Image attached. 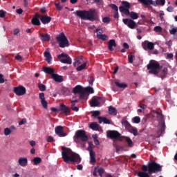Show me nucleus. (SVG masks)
<instances>
[{
  "mask_svg": "<svg viewBox=\"0 0 177 177\" xmlns=\"http://www.w3.org/2000/svg\"><path fill=\"white\" fill-rule=\"evenodd\" d=\"M62 157L66 164H70V162H72V164H74V162L80 164L82 160L78 153L66 147H62Z\"/></svg>",
  "mask_w": 177,
  "mask_h": 177,
  "instance_id": "f257e3e1",
  "label": "nucleus"
},
{
  "mask_svg": "<svg viewBox=\"0 0 177 177\" xmlns=\"http://www.w3.org/2000/svg\"><path fill=\"white\" fill-rule=\"evenodd\" d=\"M76 15L82 20H89L90 21H99V14L96 10L91 8L89 10H76Z\"/></svg>",
  "mask_w": 177,
  "mask_h": 177,
  "instance_id": "f03ea898",
  "label": "nucleus"
},
{
  "mask_svg": "<svg viewBox=\"0 0 177 177\" xmlns=\"http://www.w3.org/2000/svg\"><path fill=\"white\" fill-rule=\"evenodd\" d=\"M162 68V66L156 61L150 62L147 65V70H149V74H153V75H158L160 71Z\"/></svg>",
  "mask_w": 177,
  "mask_h": 177,
  "instance_id": "7ed1b4c3",
  "label": "nucleus"
},
{
  "mask_svg": "<svg viewBox=\"0 0 177 177\" xmlns=\"http://www.w3.org/2000/svg\"><path fill=\"white\" fill-rule=\"evenodd\" d=\"M147 167L148 169V174L149 175H151V174H157V172H161V171H162V166L160 165L154 160L149 162L148 163V166Z\"/></svg>",
  "mask_w": 177,
  "mask_h": 177,
  "instance_id": "20e7f679",
  "label": "nucleus"
},
{
  "mask_svg": "<svg viewBox=\"0 0 177 177\" xmlns=\"http://www.w3.org/2000/svg\"><path fill=\"white\" fill-rule=\"evenodd\" d=\"M74 141L76 143H81V142H88V136L86 131L84 130H77L73 137Z\"/></svg>",
  "mask_w": 177,
  "mask_h": 177,
  "instance_id": "39448f33",
  "label": "nucleus"
},
{
  "mask_svg": "<svg viewBox=\"0 0 177 177\" xmlns=\"http://www.w3.org/2000/svg\"><path fill=\"white\" fill-rule=\"evenodd\" d=\"M56 40L59 44V48H67L70 46V43L68 42V39L64 32H61L56 37Z\"/></svg>",
  "mask_w": 177,
  "mask_h": 177,
  "instance_id": "423d86ee",
  "label": "nucleus"
},
{
  "mask_svg": "<svg viewBox=\"0 0 177 177\" xmlns=\"http://www.w3.org/2000/svg\"><path fill=\"white\" fill-rule=\"evenodd\" d=\"M122 125H123L126 129L130 132V133H133V136H138V135H139L138 133V129L136 127H132V125H131V124H129L127 120L122 122Z\"/></svg>",
  "mask_w": 177,
  "mask_h": 177,
  "instance_id": "0eeeda50",
  "label": "nucleus"
},
{
  "mask_svg": "<svg viewBox=\"0 0 177 177\" xmlns=\"http://www.w3.org/2000/svg\"><path fill=\"white\" fill-rule=\"evenodd\" d=\"M57 59L61 62V63H63L64 64H71L73 63V61L71 60V57L68 56V55L63 53L57 56Z\"/></svg>",
  "mask_w": 177,
  "mask_h": 177,
  "instance_id": "6e6552de",
  "label": "nucleus"
},
{
  "mask_svg": "<svg viewBox=\"0 0 177 177\" xmlns=\"http://www.w3.org/2000/svg\"><path fill=\"white\" fill-rule=\"evenodd\" d=\"M106 135L109 139H120V138H121V133L115 130H109L106 131Z\"/></svg>",
  "mask_w": 177,
  "mask_h": 177,
  "instance_id": "1a4fd4ad",
  "label": "nucleus"
},
{
  "mask_svg": "<svg viewBox=\"0 0 177 177\" xmlns=\"http://www.w3.org/2000/svg\"><path fill=\"white\" fill-rule=\"evenodd\" d=\"M14 92L15 93L17 96H23V95H26V92L27 90L23 86H19L18 87L14 88Z\"/></svg>",
  "mask_w": 177,
  "mask_h": 177,
  "instance_id": "9d476101",
  "label": "nucleus"
},
{
  "mask_svg": "<svg viewBox=\"0 0 177 177\" xmlns=\"http://www.w3.org/2000/svg\"><path fill=\"white\" fill-rule=\"evenodd\" d=\"M64 127H63L62 126H57L55 128V131L56 135L59 136V138H64L67 136V133H64Z\"/></svg>",
  "mask_w": 177,
  "mask_h": 177,
  "instance_id": "9b49d317",
  "label": "nucleus"
},
{
  "mask_svg": "<svg viewBox=\"0 0 177 177\" xmlns=\"http://www.w3.org/2000/svg\"><path fill=\"white\" fill-rule=\"evenodd\" d=\"M122 22L124 23V24L127 26L129 28H131V30H133V28H135L136 26V22H135V21L131 19H123Z\"/></svg>",
  "mask_w": 177,
  "mask_h": 177,
  "instance_id": "f8f14e48",
  "label": "nucleus"
},
{
  "mask_svg": "<svg viewBox=\"0 0 177 177\" xmlns=\"http://www.w3.org/2000/svg\"><path fill=\"white\" fill-rule=\"evenodd\" d=\"M142 46L145 50H147V49L153 50V49H154V43L149 41H145L142 43Z\"/></svg>",
  "mask_w": 177,
  "mask_h": 177,
  "instance_id": "ddd939ff",
  "label": "nucleus"
},
{
  "mask_svg": "<svg viewBox=\"0 0 177 177\" xmlns=\"http://www.w3.org/2000/svg\"><path fill=\"white\" fill-rule=\"evenodd\" d=\"M142 171H139L138 173V177H150V174L147 173L149 172V170L147 169V166L146 165H142Z\"/></svg>",
  "mask_w": 177,
  "mask_h": 177,
  "instance_id": "4468645a",
  "label": "nucleus"
},
{
  "mask_svg": "<svg viewBox=\"0 0 177 177\" xmlns=\"http://www.w3.org/2000/svg\"><path fill=\"white\" fill-rule=\"evenodd\" d=\"M39 19L41 20V15L36 13L31 19V24L32 26H41V21H39Z\"/></svg>",
  "mask_w": 177,
  "mask_h": 177,
  "instance_id": "2eb2a0df",
  "label": "nucleus"
},
{
  "mask_svg": "<svg viewBox=\"0 0 177 177\" xmlns=\"http://www.w3.org/2000/svg\"><path fill=\"white\" fill-rule=\"evenodd\" d=\"M100 99H102L100 97H93L90 101L91 107H97L100 104V102H99Z\"/></svg>",
  "mask_w": 177,
  "mask_h": 177,
  "instance_id": "dca6fc26",
  "label": "nucleus"
},
{
  "mask_svg": "<svg viewBox=\"0 0 177 177\" xmlns=\"http://www.w3.org/2000/svg\"><path fill=\"white\" fill-rule=\"evenodd\" d=\"M60 111L62 113H64L65 115H70V108L67 106H66L64 104H60V108H59Z\"/></svg>",
  "mask_w": 177,
  "mask_h": 177,
  "instance_id": "f3484780",
  "label": "nucleus"
},
{
  "mask_svg": "<svg viewBox=\"0 0 177 177\" xmlns=\"http://www.w3.org/2000/svg\"><path fill=\"white\" fill-rule=\"evenodd\" d=\"M40 21L43 24H48L52 21V17L48 15H40Z\"/></svg>",
  "mask_w": 177,
  "mask_h": 177,
  "instance_id": "a211bd4d",
  "label": "nucleus"
},
{
  "mask_svg": "<svg viewBox=\"0 0 177 177\" xmlns=\"http://www.w3.org/2000/svg\"><path fill=\"white\" fill-rule=\"evenodd\" d=\"M18 164L21 167H27V165L28 164V160L27 158L21 157L18 160Z\"/></svg>",
  "mask_w": 177,
  "mask_h": 177,
  "instance_id": "6ab92c4d",
  "label": "nucleus"
},
{
  "mask_svg": "<svg viewBox=\"0 0 177 177\" xmlns=\"http://www.w3.org/2000/svg\"><path fill=\"white\" fill-rule=\"evenodd\" d=\"M113 46L114 48L117 47V43H115V39H110L108 41V49L111 52H113V50H114V48H113Z\"/></svg>",
  "mask_w": 177,
  "mask_h": 177,
  "instance_id": "aec40b11",
  "label": "nucleus"
},
{
  "mask_svg": "<svg viewBox=\"0 0 177 177\" xmlns=\"http://www.w3.org/2000/svg\"><path fill=\"white\" fill-rule=\"evenodd\" d=\"M43 71L46 73V74H49L51 77L55 74V70L49 66H44Z\"/></svg>",
  "mask_w": 177,
  "mask_h": 177,
  "instance_id": "412c9836",
  "label": "nucleus"
},
{
  "mask_svg": "<svg viewBox=\"0 0 177 177\" xmlns=\"http://www.w3.org/2000/svg\"><path fill=\"white\" fill-rule=\"evenodd\" d=\"M40 39L41 41H42V42H46L50 40V35L48 33H46V34L41 33Z\"/></svg>",
  "mask_w": 177,
  "mask_h": 177,
  "instance_id": "4be33fe9",
  "label": "nucleus"
},
{
  "mask_svg": "<svg viewBox=\"0 0 177 177\" xmlns=\"http://www.w3.org/2000/svg\"><path fill=\"white\" fill-rule=\"evenodd\" d=\"M89 154H90V163L95 164V162H96V158L95 157V153L93 149L89 150Z\"/></svg>",
  "mask_w": 177,
  "mask_h": 177,
  "instance_id": "5701e85b",
  "label": "nucleus"
},
{
  "mask_svg": "<svg viewBox=\"0 0 177 177\" xmlns=\"http://www.w3.org/2000/svg\"><path fill=\"white\" fill-rule=\"evenodd\" d=\"M51 78L54 80L55 82H63V76L59 75L56 73H54Z\"/></svg>",
  "mask_w": 177,
  "mask_h": 177,
  "instance_id": "b1692460",
  "label": "nucleus"
},
{
  "mask_svg": "<svg viewBox=\"0 0 177 177\" xmlns=\"http://www.w3.org/2000/svg\"><path fill=\"white\" fill-rule=\"evenodd\" d=\"M84 60V57L83 56H80L77 57L75 59V62L73 63V65L75 67H77V66H80L81 63H82Z\"/></svg>",
  "mask_w": 177,
  "mask_h": 177,
  "instance_id": "393cba45",
  "label": "nucleus"
},
{
  "mask_svg": "<svg viewBox=\"0 0 177 177\" xmlns=\"http://www.w3.org/2000/svg\"><path fill=\"white\" fill-rule=\"evenodd\" d=\"M160 74H159V77H160L162 79L165 78V76L167 75V73H168V68L162 66L161 70L160 71Z\"/></svg>",
  "mask_w": 177,
  "mask_h": 177,
  "instance_id": "a878e982",
  "label": "nucleus"
},
{
  "mask_svg": "<svg viewBox=\"0 0 177 177\" xmlns=\"http://www.w3.org/2000/svg\"><path fill=\"white\" fill-rule=\"evenodd\" d=\"M165 131V121H162L160 123V125L159 126L158 132L159 133H164Z\"/></svg>",
  "mask_w": 177,
  "mask_h": 177,
  "instance_id": "bb28decb",
  "label": "nucleus"
},
{
  "mask_svg": "<svg viewBox=\"0 0 177 177\" xmlns=\"http://www.w3.org/2000/svg\"><path fill=\"white\" fill-rule=\"evenodd\" d=\"M97 119L99 121V124H102V122H104V124H110V120L107 119V118H103V117L99 116Z\"/></svg>",
  "mask_w": 177,
  "mask_h": 177,
  "instance_id": "cd10ccee",
  "label": "nucleus"
},
{
  "mask_svg": "<svg viewBox=\"0 0 177 177\" xmlns=\"http://www.w3.org/2000/svg\"><path fill=\"white\" fill-rule=\"evenodd\" d=\"M84 88H82L81 86L77 85L74 87L73 88V93L77 94V93H80L84 91Z\"/></svg>",
  "mask_w": 177,
  "mask_h": 177,
  "instance_id": "c85d7f7f",
  "label": "nucleus"
},
{
  "mask_svg": "<svg viewBox=\"0 0 177 177\" xmlns=\"http://www.w3.org/2000/svg\"><path fill=\"white\" fill-rule=\"evenodd\" d=\"M44 57H46V62H47L48 64H50V59H52V55H50V53L47 51L44 52Z\"/></svg>",
  "mask_w": 177,
  "mask_h": 177,
  "instance_id": "c756f323",
  "label": "nucleus"
},
{
  "mask_svg": "<svg viewBox=\"0 0 177 177\" xmlns=\"http://www.w3.org/2000/svg\"><path fill=\"white\" fill-rule=\"evenodd\" d=\"M109 113L111 115H115L117 114V109L113 106L109 107Z\"/></svg>",
  "mask_w": 177,
  "mask_h": 177,
  "instance_id": "7c9ffc66",
  "label": "nucleus"
},
{
  "mask_svg": "<svg viewBox=\"0 0 177 177\" xmlns=\"http://www.w3.org/2000/svg\"><path fill=\"white\" fill-rule=\"evenodd\" d=\"M97 37L99 38V39H101V41H107V39H109V36L106 35H102L100 32L97 33Z\"/></svg>",
  "mask_w": 177,
  "mask_h": 177,
  "instance_id": "2f4dec72",
  "label": "nucleus"
},
{
  "mask_svg": "<svg viewBox=\"0 0 177 177\" xmlns=\"http://www.w3.org/2000/svg\"><path fill=\"white\" fill-rule=\"evenodd\" d=\"M124 140L127 142L128 144L129 147H133V142H132V140L129 137H124Z\"/></svg>",
  "mask_w": 177,
  "mask_h": 177,
  "instance_id": "473e14b6",
  "label": "nucleus"
},
{
  "mask_svg": "<svg viewBox=\"0 0 177 177\" xmlns=\"http://www.w3.org/2000/svg\"><path fill=\"white\" fill-rule=\"evenodd\" d=\"M89 127L93 131H99V124L97 123L92 122Z\"/></svg>",
  "mask_w": 177,
  "mask_h": 177,
  "instance_id": "72a5a7b5",
  "label": "nucleus"
},
{
  "mask_svg": "<svg viewBox=\"0 0 177 177\" xmlns=\"http://www.w3.org/2000/svg\"><path fill=\"white\" fill-rule=\"evenodd\" d=\"M141 3H144L146 6H149V5H153V0H138Z\"/></svg>",
  "mask_w": 177,
  "mask_h": 177,
  "instance_id": "f704fd0d",
  "label": "nucleus"
},
{
  "mask_svg": "<svg viewBox=\"0 0 177 177\" xmlns=\"http://www.w3.org/2000/svg\"><path fill=\"white\" fill-rule=\"evenodd\" d=\"M41 161H42V159L39 157H35L31 160L32 162H34L35 165H38V164H40Z\"/></svg>",
  "mask_w": 177,
  "mask_h": 177,
  "instance_id": "c9c22d12",
  "label": "nucleus"
},
{
  "mask_svg": "<svg viewBox=\"0 0 177 177\" xmlns=\"http://www.w3.org/2000/svg\"><path fill=\"white\" fill-rule=\"evenodd\" d=\"M130 17L131 19H133V20H136L137 19L139 18V16L138 15V14L133 11H131L130 12Z\"/></svg>",
  "mask_w": 177,
  "mask_h": 177,
  "instance_id": "e433bc0d",
  "label": "nucleus"
},
{
  "mask_svg": "<svg viewBox=\"0 0 177 177\" xmlns=\"http://www.w3.org/2000/svg\"><path fill=\"white\" fill-rule=\"evenodd\" d=\"M84 91L86 93H94L95 91L93 90V88L91 86H88L86 88H84Z\"/></svg>",
  "mask_w": 177,
  "mask_h": 177,
  "instance_id": "4c0bfd02",
  "label": "nucleus"
},
{
  "mask_svg": "<svg viewBox=\"0 0 177 177\" xmlns=\"http://www.w3.org/2000/svg\"><path fill=\"white\" fill-rule=\"evenodd\" d=\"M169 32L171 35H175V34H176L177 32V27L171 26L169 29Z\"/></svg>",
  "mask_w": 177,
  "mask_h": 177,
  "instance_id": "58836bf2",
  "label": "nucleus"
},
{
  "mask_svg": "<svg viewBox=\"0 0 177 177\" xmlns=\"http://www.w3.org/2000/svg\"><path fill=\"white\" fill-rule=\"evenodd\" d=\"M115 84L118 88H127L128 86L127 84L120 83L119 82H115Z\"/></svg>",
  "mask_w": 177,
  "mask_h": 177,
  "instance_id": "ea45409f",
  "label": "nucleus"
},
{
  "mask_svg": "<svg viewBox=\"0 0 177 177\" xmlns=\"http://www.w3.org/2000/svg\"><path fill=\"white\" fill-rule=\"evenodd\" d=\"M86 67V63H84L82 65L77 66L76 68L77 71H82Z\"/></svg>",
  "mask_w": 177,
  "mask_h": 177,
  "instance_id": "a19ab883",
  "label": "nucleus"
},
{
  "mask_svg": "<svg viewBox=\"0 0 177 177\" xmlns=\"http://www.w3.org/2000/svg\"><path fill=\"white\" fill-rule=\"evenodd\" d=\"M38 88L41 92H45V91H46V86H45V84H39Z\"/></svg>",
  "mask_w": 177,
  "mask_h": 177,
  "instance_id": "79ce46f5",
  "label": "nucleus"
},
{
  "mask_svg": "<svg viewBox=\"0 0 177 177\" xmlns=\"http://www.w3.org/2000/svg\"><path fill=\"white\" fill-rule=\"evenodd\" d=\"M92 115L91 117H93V118H96V117H98V115H100V111H91Z\"/></svg>",
  "mask_w": 177,
  "mask_h": 177,
  "instance_id": "37998d69",
  "label": "nucleus"
},
{
  "mask_svg": "<svg viewBox=\"0 0 177 177\" xmlns=\"http://www.w3.org/2000/svg\"><path fill=\"white\" fill-rule=\"evenodd\" d=\"M153 31H155V32H162V28L160 26H155L153 28Z\"/></svg>",
  "mask_w": 177,
  "mask_h": 177,
  "instance_id": "c03bdc74",
  "label": "nucleus"
},
{
  "mask_svg": "<svg viewBox=\"0 0 177 177\" xmlns=\"http://www.w3.org/2000/svg\"><path fill=\"white\" fill-rule=\"evenodd\" d=\"M156 5H161L162 6H164V5H165V0H156V5H154V6H156Z\"/></svg>",
  "mask_w": 177,
  "mask_h": 177,
  "instance_id": "a18cd8bd",
  "label": "nucleus"
},
{
  "mask_svg": "<svg viewBox=\"0 0 177 177\" xmlns=\"http://www.w3.org/2000/svg\"><path fill=\"white\" fill-rule=\"evenodd\" d=\"M132 121L133 124H139L140 122V118L138 116H135L133 119Z\"/></svg>",
  "mask_w": 177,
  "mask_h": 177,
  "instance_id": "49530a36",
  "label": "nucleus"
},
{
  "mask_svg": "<svg viewBox=\"0 0 177 177\" xmlns=\"http://www.w3.org/2000/svg\"><path fill=\"white\" fill-rule=\"evenodd\" d=\"M122 5L127 8V9H129L131 8V4L128 1H122Z\"/></svg>",
  "mask_w": 177,
  "mask_h": 177,
  "instance_id": "de8ad7c7",
  "label": "nucleus"
},
{
  "mask_svg": "<svg viewBox=\"0 0 177 177\" xmlns=\"http://www.w3.org/2000/svg\"><path fill=\"white\" fill-rule=\"evenodd\" d=\"M156 115H157L158 120H160V121H161V122H162V121H164V116L162 115V114L160 113V112H156Z\"/></svg>",
  "mask_w": 177,
  "mask_h": 177,
  "instance_id": "09e8293b",
  "label": "nucleus"
},
{
  "mask_svg": "<svg viewBox=\"0 0 177 177\" xmlns=\"http://www.w3.org/2000/svg\"><path fill=\"white\" fill-rule=\"evenodd\" d=\"M10 133H12V130H10V129H9V128H6V129H4V135H5L6 136H8L10 135Z\"/></svg>",
  "mask_w": 177,
  "mask_h": 177,
  "instance_id": "8fccbe9b",
  "label": "nucleus"
},
{
  "mask_svg": "<svg viewBox=\"0 0 177 177\" xmlns=\"http://www.w3.org/2000/svg\"><path fill=\"white\" fill-rule=\"evenodd\" d=\"M41 104L42 107H44V109H48V102H46V100H41Z\"/></svg>",
  "mask_w": 177,
  "mask_h": 177,
  "instance_id": "3c124183",
  "label": "nucleus"
},
{
  "mask_svg": "<svg viewBox=\"0 0 177 177\" xmlns=\"http://www.w3.org/2000/svg\"><path fill=\"white\" fill-rule=\"evenodd\" d=\"M111 20V19L109 17H105L102 18L103 23H106V24H109V23H110Z\"/></svg>",
  "mask_w": 177,
  "mask_h": 177,
  "instance_id": "603ef678",
  "label": "nucleus"
},
{
  "mask_svg": "<svg viewBox=\"0 0 177 177\" xmlns=\"http://www.w3.org/2000/svg\"><path fill=\"white\" fill-rule=\"evenodd\" d=\"M0 17L1 19H5L6 17V11H3V10H0Z\"/></svg>",
  "mask_w": 177,
  "mask_h": 177,
  "instance_id": "864d4df0",
  "label": "nucleus"
},
{
  "mask_svg": "<svg viewBox=\"0 0 177 177\" xmlns=\"http://www.w3.org/2000/svg\"><path fill=\"white\" fill-rule=\"evenodd\" d=\"M85 97H86V93L83 90L82 92L80 93V99H85Z\"/></svg>",
  "mask_w": 177,
  "mask_h": 177,
  "instance_id": "5fc2aeb1",
  "label": "nucleus"
},
{
  "mask_svg": "<svg viewBox=\"0 0 177 177\" xmlns=\"http://www.w3.org/2000/svg\"><path fill=\"white\" fill-rule=\"evenodd\" d=\"M98 174L100 175V177L103 176V174H104V169L102 167H100L98 169Z\"/></svg>",
  "mask_w": 177,
  "mask_h": 177,
  "instance_id": "6e6d98bb",
  "label": "nucleus"
},
{
  "mask_svg": "<svg viewBox=\"0 0 177 177\" xmlns=\"http://www.w3.org/2000/svg\"><path fill=\"white\" fill-rule=\"evenodd\" d=\"M55 8H57V10H62V9H63V7H62L60 6V2H58V3H55Z\"/></svg>",
  "mask_w": 177,
  "mask_h": 177,
  "instance_id": "4d7b16f0",
  "label": "nucleus"
},
{
  "mask_svg": "<svg viewBox=\"0 0 177 177\" xmlns=\"http://www.w3.org/2000/svg\"><path fill=\"white\" fill-rule=\"evenodd\" d=\"M110 6H111V9L115 10V12H118V7L117 6V5H115V4H111Z\"/></svg>",
  "mask_w": 177,
  "mask_h": 177,
  "instance_id": "13d9d810",
  "label": "nucleus"
},
{
  "mask_svg": "<svg viewBox=\"0 0 177 177\" xmlns=\"http://www.w3.org/2000/svg\"><path fill=\"white\" fill-rule=\"evenodd\" d=\"M24 124H27V119H26V118H23V119L19 122V126L24 125Z\"/></svg>",
  "mask_w": 177,
  "mask_h": 177,
  "instance_id": "bf43d9fd",
  "label": "nucleus"
},
{
  "mask_svg": "<svg viewBox=\"0 0 177 177\" xmlns=\"http://www.w3.org/2000/svg\"><path fill=\"white\" fill-rule=\"evenodd\" d=\"M88 84H90V85H93L95 78H93V77L91 76L90 77H88Z\"/></svg>",
  "mask_w": 177,
  "mask_h": 177,
  "instance_id": "052dcab7",
  "label": "nucleus"
},
{
  "mask_svg": "<svg viewBox=\"0 0 177 177\" xmlns=\"http://www.w3.org/2000/svg\"><path fill=\"white\" fill-rule=\"evenodd\" d=\"M128 60L129 63H133V55H132V54L128 55Z\"/></svg>",
  "mask_w": 177,
  "mask_h": 177,
  "instance_id": "680f3d73",
  "label": "nucleus"
},
{
  "mask_svg": "<svg viewBox=\"0 0 177 177\" xmlns=\"http://www.w3.org/2000/svg\"><path fill=\"white\" fill-rule=\"evenodd\" d=\"M46 141L48 142H55V138H53V137H52V136H48L46 138Z\"/></svg>",
  "mask_w": 177,
  "mask_h": 177,
  "instance_id": "e2e57ef3",
  "label": "nucleus"
},
{
  "mask_svg": "<svg viewBox=\"0 0 177 177\" xmlns=\"http://www.w3.org/2000/svg\"><path fill=\"white\" fill-rule=\"evenodd\" d=\"M39 99L41 100V101L45 100V93H40L39 94Z\"/></svg>",
  "mask_w": 177,
  "mask_h": 177,
  "instance_id": "0e129e2a",
  "label": "nucleus"
},
{
  "mask_svg": "<svg viewBox=\"0 0 177 177\" xmlns=\"http://www.w3.org/2000/svg\"><path fill=\"white\" fill-rule=\"evenodd\" d=\"M71 109L73 111H75L76 113L80 111V108L78 106H72Z\"/></svg>",
  "mask_w": 177,
  "mask_h": 177,
  "instance_id": "69168bd1",
  "label": "nucleus"
},
{
  "mask_svg": "<svg viewBox=\"0 0 177 177\" xmlns=\"http://www.w3.org/2000/svg\"><path fill=\"white\" fill-rule=\"evenodd\" d=\"M123 13H124L126 16H129L131 15V12H129V8H126Z\"/></svg>",
  "mask_w": 177,
  "mask_h": 177,
  "instance_id": "338daca9",
  "label": "nucleus"
},
{
  "mask_svg": "<svg viewBox=\"0 0 177 177\" xmlns=\"http://www.w3.org/2000/svg\"><path fill=\"white\" fill-rule=\"evenodd\" d=\"M75 103H78V100H75L71 101V107H74V106H75Z\"/></svg>",
  "mask_w": 177,
  "mask_h": 177,
  "instance_id": "774afa93",
  "label": "nucleus"
}]
</instances>
